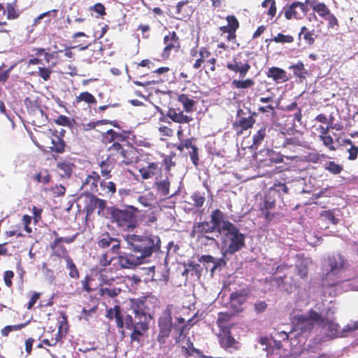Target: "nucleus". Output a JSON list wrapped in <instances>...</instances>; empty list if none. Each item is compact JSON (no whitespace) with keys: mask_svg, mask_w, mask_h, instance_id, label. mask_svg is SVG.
<instances>
[{"mask_svg":"<svg viewBox=\"0 0 358 358\" xmlns=\"http://www.w3.org/2000/svg\"><path fill=\"white\" fill-rule=\"evenodd\" d=\"M216 233L217 237L222 236V243L227 245L222 255H232L245 246V235L240 231L239 228L225 219L224 213L220 209L213 210L210 214V221L194 222L192 226V236L197 235L211 242L216 239L208 234Z\"/></svg>","mask_w":358,"mask_h":358,"instance_id":"nucleus-1","label":"nucleus"},{"mask_svg":"<svg viewBox=\"0 0 358 358\" xmlns=\"http://www.w3.org/2000/svg\"><path fill=\"white\" fill-rule=\"evenodd\" d=\"M127 248L143 260L150 257L153 253L161 252V239L154 234L136 235L127 234L124 236Z\"/></svg>","mask_w":358,"mask_h":358,"instance_id":"nucleus-2","label":"nucleus"},{"mask_svg":"<svg viewBox=\"0 0 358 358\" xmlns=\"http://www.w3.org/2000/svg\"><path fill=\"white\" fill-rule=\"evenodd\" d=\"M348 266V259L341 253H333L329 255L324 264V280L328 281L329 285H335L336 282L341 280Z\"/></svg>","mask_w":358,"mask_h":358,"instance_id":"nucleus-3","label":"nucleus"},{"mask_svg":"<svg viewBox=\"0 0 358 358\" xmlns=\"http://www.w3.org/2000/svg\"><path fill=\"white\" fill-rule=\"evenodd\" d=\"M107 210L110 215L112 222L116 223L123 230L132 231L137 227L138 209L134 206H129L123 209L110 206L107 208Z\"/></svg>","mask_w":358,"mask_h":358,"instance_id":"nucleus-4","label":"nucleus"},{"mask_svg":"<svg viewBox=\"0 0 358 358\" xmlns=\"http://www.w3.org/2000/svg\"><path fill=\"white\" fill-rule=\"evenodd\" d=\"M324 322L323 317L319 313L311 309L308 314H301L294 318V328L301 334L310 333L315 324L320 325Z\"/></svg>","mask_w":358,"mask_h":358,"instance_id":"nucleus-5","label":"nucleus"},{"mask_svg":"<svg viewBox=\"0 0 358 358\" xmlns=\"http://www.w3.org/2000/svg\"><path fill=\"white\" fill-rule=\"evenodd\" d=\"M171 308L167 306L158 320L159 333L157 341L160 343H164L165 340L169 336L173 327Z\"/></svg>","mask_w":358,"mask_h":358,"instance_id":"nucleus-6","label":"nucleus"},{"mask_svg":"<svg viewBox=\"0 0 358 358\" xmlns=\"http://www.w3.org/2000/svg\"><path fill=\"white\" fill-rule=\"evenodd\" d=\"M131 309L135 315V318L138 320V324L143 331H147L149 328L148 319L151 318L150 315L146 312L145 301L142 299H134L131 301Z\"/></svg>","mask_w":358,"mask_h":358,"instance_id":"nucleus-7","label":"nucleus"},{"mask_svg":"<svg viewBox=\"0 0 358 358\" xmlns=\"http://www.w3.org/2000/svg\"><path fill=\"white\" fill-rule=\"evenodd\" d=\"M250 64L248 59H241V55L234 57L233 60L227 64V68L235 73H239L241 78H244L250 69Z\"/></svg>","mask_w":358,"mask_h":358,"instance_id":"nucleus-8","label":"nucleus"},{"mask_svg":"<svg viewBox=\"0 0 358 358\" xmlns=\"http://www.w3.org/2000/svg\"><path fill=\"white\" fill-rule=\"evenodd\" d=\"M164 43L166 46L163 50L162 57L164 59L169 57L171 50L175 49L176 51H178L180 48L179 38L175 31L169 32V35L164 37Z\"/></svg>","mask_w":358,"mask_h":358,"instance_id":"nucleus-9","label":"nucleus"},{"mask_svg":"<svg viewBox=\"0 0 358 358\" xmlns=\"http://www.w3.org/2000/svg\"><path fill=\"white\" fill-rule=\"evenodd\" d=\"M118 262L121 268L133 269L143 264L144 260L139 257V255L124 253L119 256Z\"/></svg>","mask_w":358,"mask_h":358,"instance_id":"nucleus-10","label":"nucleus"},{"mask_svg":"<svg viewBox=\"0 0 358 358\" xmlns=\"http://www.w3.org/2000/svg\"><path fill=\"white\" fill-rule=\"evenodd\" d=\"M248 297V293L245 289H240L232 292L230 294L229 299L231 307L236 312L243 310L242 306L245 303Z\"/></svg>","mask_w":358,"mask_h":358,"instance_id":"nucleus-11","label":"nucleus"},{"mask_svg":"<svg viewBox=\"0 0 358 358\" xmlns=\"http://www.w3.org/2000/svg\"><path fill=\"white\" fill-rule=\"evenodd\" d=\"M267 76L277 83H283L288 80L286 71L282 69L275 66L268 69Z\"/></svg>","mask_w":358,"mask_h":358,"instance_id":"nucleus-12","label":"nucleus"},{"mask_svg":"<svg viewBox=\"0 0 358 358\" xmlns=\"http://www.w3.org/2000/svg\"><path fill=\"white\" fill-rule=\"evenodd\" d=\"M267 131L266 127L263 126L253 135L251 150L256 151L259 149L267 135Z\"/></svg>","mask_w":358,"mask_h":358,"instance_id":"nucleus-13","label":"nucleus"},{"mask_svg":"<svg viewBox=\"0 0 358 358\" xmlns=\"http://www.w3.org/2000/svg\"><path fill=\"white\" fill-rule=\"evenodd\" d=\"M166 116L173 122L180 124L189 123L192 120L191 117L184 115L182 112L177 113L174 108H169Z\"/></svg>","mask_w":358,"mask_h":358,"instance_id":"nucleus-14","label":"nucleus"},{"mask_svg":"<svg viewBox=\"0 0 358 358\" xmlns=\"http://www.w3.org/2000/svg\"><path fill=\"white\" fill-rule=\"evenodd\" d=\"M220 345L225 349L233 348L237 350L238 348V343L231 335L229 331L224 332L222 337L220 338Z\"/></svg>","mask_w":358,"mask_h":358,"instance_id":"nucleus-15","label":"nucleus"},{"mask_svg":"<svg viewBox=\"0 0 358 358\" xmlns=\"http://www.w3.org/2000/svg\"><path fill=\"white\" fill-rule=\"evenodd\" d=\"M320 325L323 327L326 337L329 338H334L335 337L338 336L339 326L338 324L334 323L333 321H331L328 322H324L323 323V324Z\"/></svg>","mask_w":358,"mask_h":358,"instance_id":"nucleus-16","label":"nucleus"},{"mask_svg":"<svg viewBox=\"0 0 358 358\" xmlns=\"http://www.w3.org/2000/svg\"><path fill=\"white\" fill-rule=\"evenodd\" d=\"M86 201L85 210H86L87 215H92L96 208V203L98 202V197L90 193H86Z\"/></svg>","mask_w":358,"mask_h":358,"instance_id":"nucleus-17","label":"nucleus"},{"mask_svg":"<svg viewBox=\"0 0 358 358\" xmlns=\"http://www.w3.org/2000/svg\"><path fill=\"white\" fill-rule=\"evenodd\" d=\"M52 146L50 147L52 152L62 154L64 152L66 148V143L63 138L57 135L51 139Z\"/></svg>","mask_w":358,"mask_h":358,"instance_id":"nucleus-18","label":"nucleus"},{"mask_svg":"<svg viewBox=\"0 0 358 358\" xmlns=\"http://www.w3.org/2000/svg\"><path fill=\"white\" fill-rule=\"evenodd\" d=\"M336 212H339V210L337 209L323 210L320 213V215L324 220H327L331 224L336 225L339 222L338 215L336 213Z\"/></svg>","mask_w":358,"mask_h":358,"instance_id":"nucleus-19","label":"nucleus"},{"mask_svg":"<svg viewBox=\"0 0 358 358\" xmlns=\"http://www.w3.org/2000/svg\"><path fill=\"white\" fill-rule=\"evenodd\" d=\"M178 101L182 104L185 112L190 113L193 110L195 101L193 99H189L187 94H180L178 97Z\"/></svg>","mask_w":358,"mask_h":358,"instance_id":"nucleus-20","label":"nucleus"},{"mask_svg":"<svg viewBox=\"0 0 358 358\" xmlns=\"http://www.w3.org/2000/svg\"><path fill=\"white\" fill-rule=\"evenodd\" d=\"M73 164L67 162H58L57 167L59 170V174L62 178H70L72 173Z\"/></svg>","mask_w":358,"mask_h":358,"instance_id":"nucleus-21","label":"nucleus"},{"mask_svg":"<svg viewBox=\"0 0 358 358\" xmlns=\"http://www.w3.org/2000/svg\"><path fill=\"white\" fill-rule=\"evenodd\" d=\"M254 115H257V113H252V115L248 117H243L237 120L238 126L243 130L252 128L255 123V120L253 117Z\"/></svg>","mask_w":358,"mask_h":358,"instance_id":"nucleus-22","label":"nucleus"},{"mask_svg":"<svg viewBox=\"0 0 358 358\" xmlns=\"http://www.w3.org/2000/svg\"><path fill=\"white\" fill-rule=\"evenodd\" d=\"M157 189L162 194L163 196H166L169 194L170 181L166 177L165 179L156 181L155 183Z\"/></svg>","mask_w":358,"mask_h":358,"instance_id":"nucleus-23","label":"nucleus"},{"mask_svg":"<svg viewBox=\"0 0 358 358\" xmlns=\"http://www.w3.org/2000/svg\"><path fill=\"white\" fill-rule=\"evenodd\" d=\"M157 169V164L156 163H150L148 167L141 168L139 172L143 179L146 180L151 178L155 174V171Z\"/></svg>","mask_w":358,"mask_h":358,"instance_id":"nucleus-24","label":"nucleus"},{"mask_svg":"<svg viewBox=\"0 0 358 358\" xmlns=\"http://www.w3.org/2000/svg\"><path fill=\"white\" fill-rule=\"evenodd\" d=\"M289 69H292L294 74L300 79L305 78L306 71L304 69V64L302 62L299 61L296 64L291 65Z\"/></svg>","mask_w":358,"mask_h":358,"instance_id":"nucleus-25","label":"nucleus"},{"mask_svg":"<svg viewBox=\"0 0 358 358\" xmlns=\"http://www.w3.org/2000/svg\"><path fill=\"white\" fill-rule=\"evenodd\" d=\"M108 150L111 152L113 154L114 152H116L120 155V156L124 159L128 158V151L124 150L122 147V145L119 142H114L108 148Z\"/></svg>","mask_w":358,"mask_h":358,"instance_id":"nucleus-26","label":"nucleus"},{"mask_svg":"<svg viewBox=\"0 0 358 358\" xmlns=\"http://www.w3.org/2000/svg\"><path fill=\"white\" fill-rule=\"evenodd\" d=\"M66 268L69 269V276L72 278L78 279L79 278V271L73 262L72 259L70 257H67L66 259Z\"/></svg>","mask_w":358,"mask_h":358,"instance_id":"nucleus-27","label":"nucleus"},{"mask_svg":"<svg viewBox=\"0 0 358 358\" xmlns=\"http://www.w3.org/2000/svg\"><path fill=\"white\" fill-rule=\"evenodd\" d=\"M231 85L237 89H247L252 87L255 85V82L250 78H248L244 80H234Z\"/></svg>","mask_w":358,"mask_h":358,"instance_id":"nucleus-28","label":"nucleus"},{"mask_svg":"<svg viewBox=\"0 0 358 358\" xmlns=\"http://www.w3.org/2000/svg\"><path fill=\"white\" fill-rule=\"evenodd\" d=\"M324 169L334 175L339 174L343 171V166L334 161L327 162Z\"/></svg>","mask_w":358,"mask_h":358,"instance_id":"nucleus-29","label":"nucleus"},{"mask_svg":"<svg viewBox=\"0 0 358 358\" xmlns=\"http://www.w3.org/2000/svg\"><path fill=\"white\" fill-rule=\"evenodd\" d=\"M295 269L296 274L302 279L307 278L308 276V267L307 262L305 261H301L297 263L295 266Z\"/></svg>","mask_w":358,"mask_h":358,"instance_id":"nucleus-30","label":"nucleus"},{"mask_svg":"<svg viewBox=\"0 0 358 358\" xmlns=\"http://www.w3.org/2000/svg\"><path fill=\"white\" fill-rule=\"evenodd\" d=\"M262 152H266L269 161L272 163L278 164L283 162V157L279 153H276L272 150L266 149L262 150Z\"/></svg>","mask_w":358,"mask_h":358,"instance_id":"nucleus-31","label":"nucleus"},{"mask_svg":"<svg viewBox=\"0 0 358 358\" xmlns=\"http://www.w3.org/2000/svg\"><path fill=\"white\" fill-rule=\"evenodd\" d=\"M191 199L194 202V206L196 208H201L203 206L206 201L204 193L200 192H195L191 195Z\"/></svg>","mask_w":358,"mask_h":358,"instance_id":"nucleus-32","label":"nucleus"},{"mask_svg":"<svg viewBox=\"0 0 358 358\" xmlns=\"http://www.w3.org/2000/svg\"><path fill=\"white\" fill-rule=\"evenodd\" d=\"M55 122L58 125L73 127L75 124V120L64 115H60L55 120Z\"/></svg>","mask_w":358,"mask_h":358,"instance_id":"nucleus-33","label":"nucleus"},{"mask_svg":"<svg viewBox=\"0 0 358 358\" xmlns=\"http://www.w3.org/2000/svg\"><path fill=\"white\" fill-rule=\"evenodd\" d=\"M77 102L85 101L89 104H96V100L95 97L88 92H81L78 96H77Z\"/></svg>","mask_w":358,"mask_h":358,"instance_id":"nucleus-34","label":"nucleus"},{"mask_svg":"<svg viewBox=\"0 0 358 358\" xmlns=\"http://www.w3.org/2000/svg\"><path fill=\"white\" fill-rule=\"evenodd\" d=\"M320 139L322 141L324 146L327 147L331 150H337V147L334 145V139L331 135L319 136Z\"/></svg>","mask_w":358,"mask_h":358,"instance_id":"nucleus-35","label":"nucleus"},{"mask_svg":"<svg viewBox=\"0 0 358 358\" xmlns=\"http://www.w3.org/2000/svg\"><path fill=\"white\" fill-rule=\"evenodd\" d=\"M285 16L286 19L290 20L292 17H298V12L296 11V7L293 2L288 8H284Z\"/></svg>","mask_w":358,"mask_h":358,"instance_id":"nucleus-36","label":"nucleus"},{"mask_svg":"<svg viewBox=\"0 0 358 358\" xmlns=\"http://www.w3.org/2000/svg\"><path fill=\"white\" fill-rule=\"evenodd\" d=\"M132 333L131 334V341H140V338L143 336V331L140 328V325H138V322L135 324L134 327L131 329Z\"/></svg>","mask_w":358,"mask_h":358,"instance_id":"nucleus-37","label":"nucleus"},{"mask_svg":"<svg viewBox=\"0 0 358 358\" xmlns=\"http://www.w3.org/2000/svg\"><path fill=\"white\" fill-rule=\"evenodd\" d=\"M115 241V238H111L108 233H106L103 237L99 241L98 245L101 248H107Z\"/></svg>","mask_w":358,"mask_h":358,"instance_id":"nucleus-38","label":"nucleus"},{"mask_svg":"<svg viewBox=\"0 0 358 358\" xmlns=\"http://www.w3.org/2000/svg\"><path fill=\"white\" fill-rule=\"evenodd\" d=\"M314 11L317 12L318 15L322 17H325L326 15L330 13V10L327 6L324 3L320 2L314 8Z\"/></svg>","mask_w":358,"mask_h":358,"instance_id":"nucleus-39","label":"nucleus"},{"mask_svg":"<svg viewBox=\"0 0 358 358\" xmlns=\"http://www.w3.org/2000/svg\"><path fill=\"white\" fill-rule=\"evenodd\" d=\"M102 136L105 143H113L116 141V131L112 129H108Z\"/></svg>","mask_w":358,"mask_h":358,"instance_id":"nucleus-40","label":"nucleus"},{"mask_svg":"<svg viewBox=\"0 0 358 358\" xmlns=\"http://www.w3.org/2000/svg\"><path fill=\"white\" fill-rule=\"evenodd\" d=\"M334 313H335V310L331 307H328L326 309L325 313H324L323 312H322L321 313H319V315L322 316L323 320H324V322L321 324H323V323H324V322L333 321Z\"/></svg>","mask_w":358,"mask_h":358,"instance_id":"nucleus-41","label":"nucleus"},{"mask_svg":"<svg viewBox=\"0 0 358 358\" xmlns=\"http://www.w3.org/2000/svg\"><path fill=\"white\" fill-rule=\"evenodd\" d=\"M272 40L275 43H292L294 41V38L290 35H284L281 33H279Z\"/></svg>","mask_w":358,"mask_h":358,"instance_id":"nucleus-42","label":"nucleus"},{"mask_svg":"<svg viewBox=\"0 0 358 358\" xmlns=\"http://www.w3.org/2000/svg\"><path fill=\"white\" fill-rule=\"evenodd\" d=\"M272 188L279 194H287L289 192V188L287 185L282 182H275Z\"/></svg>","mask_w":358,"mask_h":358,"instance_id":"nucleus-43","label":"nucleus"},{"mask_svg":"<svg viewBox=\"0 0 358 358\" xmlns=\"http://www.w3.org/2000/svg\"><path fill=\"white\" fill-rule=\"evenodd\" d=\"M120 293V289H109L107 287L100 289V295H108L110 298L117 296Z\"/></svg>","mask_w":358,"mask_h":358,"instance_id":"nucleus-44","label":"nucleus"},{"mask_svg":"<svg viewBox=\"0 0 358 358\" xmlns=\"http://www.w3.org/2000/svg\"><path fill=\"white\" fill-rule=\"evenodd\" d=\"M228 22V26L230 27L232 31H236L239 27V22L234 15H228L226 17Z\"/></svg>","mask_w":358,"mask_h":358,"instance_id":"nucleus-45","label":"nucleus"},{"mask_svg":"<svg viewBox=\"0 0 358 358\" xmlns=\"http://www.w3.org/2000/svg\"><path fill=\"white\" fill-rule=\"evenodd\" d=\"M213 266L210 268L211 273H213L216 270H221L226 265V261L224 258L215 259L213 262Z\"/></svg>","mask_w":358,"mask_h":358,"instance_id":"nucleus-46","label":"nucleus"},{"mask_svg":"<svg viewBox=\"0 0 358 358\" xmlns=\"http://www.w3.org/2000/svg\"><path fill=\"white\" fill-rule=\"evenodd\" d=\"M357 329H358V321L348 323L343 327L341 336H345V333L352 332Z\"/></svg>","mask_w":358,"mask_h":358,"instance_id":"nucleus-47","label":"nucleus"},{"mask_svg":"<svg viewBox=\"0 0 358 358\" xmlns=\"http://www.w3.org/2000/svg\"><path fill=\"white\" fill-rule=\"evenodd\" d=\"M187 347H183V350L187 355L191 356L194 354H200V350L194 347L193 343L189 341V339L187 341Z\"/></svg>","mask_w":358,"mask_h":358,"instance_id":"nucleus-48","label":"nucleus"},{"mask_svg":"<svg viewBox=\"0 0 358 358\" xmlns=\"http://www.w3.org/2000/svg\"><path fill=\"white\" fill-rule=\"evenodd\" d=\"M189 157L192 164L194 166H197L199 164V158L198 148L196 145L191 149V151L189 152Z\"/></svg>","mask_w":358,"mask_h":358,"instance_id":"nucleus-49","label":"nucleus"},{"mask_svg":"<svg viewBox=\"0 0 358 358\" xmlns=\"http://www.w3.org/2000/svg\"><path fill=\"white\" fill-rule=\"evenodd\" d=\"M267 308V304L265 301H258L254 303V309L257 314L264 313Z\"/></svg>","mask_w":358,"mask_h":358,"instance_id":"nucleus-50","label":"nucleus"},{"mask_svg":"<svg viewBox=\"0 0 358 358\" xmlns=\"http://www.w3.org/2000/svg\"><path fill=\"white\" fill-rule=\"evenodd\" d=\"M7 19L14 20L18 17L19 14L15 10V8L12 3L7 4Z\"/></svg>","mask_w":358,"mask_h":358,"instance_id":"nucleus-51","label":"nucleus"},{"mask_svg":"<svg viewBox=\"0 0 358 358\" xmlns=\"http://www.w3.org/2000/svg\"><path fill=\"white\" fill-rule=\"evenodd\" d=\"M120 307L118 306H115L113 308H110L107 310L106 316L107 318L112 320L115 318V315L116 313L120 314Z\"/></svg>","mask_w":358,"mask_h":358,"instance_id":"nucleus-52","label":"nucleus"},{"mask_svg":"<svg viewBox=\"0 0 358 358\" xmlns=\"http://www.w3.org/2000/svg\"><path fill=\"white\" fill-rule=\"evenodd\" d=\"M14 276V273L12 271H6L4 273L3 280L5 285L10 287L12 286V278Z\"/></svg>","mask_w":358,"mask_h":358,"instance_id":"nucleus-53","label":"nucleus"},{"mask_svg":"<svg viewBox=\"0 0 358 358\" xmlns=\"http://www.w3.org/2000/svg\"><path fill=\"white\" fill-rule=\"evenodd\" d=\"M124 324L126 329L129 330H131L135 326V324H134L131 315L129 314H127L124 316Z\"/></svg>","mask_w":358,"mask_h":358,"instance_id":"nucleus-54","label":"nucleus"},{"mask_svg":"<svg viewBox=\"0 0 358 358\" xmlns=\"http://www.w3.org/2000/svg\"><path fill=\"white\" fill-rule=\"evenodd\" d=\"M275 199L271 200L270 198L266 199L264 201L263 206L261 207V209L262 210H268L270 209L273 208L275 207Z\"/></svg>","mask_w":358,"mask_h":358,"instance_id":"nucleus-55","label":"nucleus"},{"mask_svg":"<svg viewBox=\"0 0 358 358\" xmlns=\"http://www.w3.org/2000/svg\"><path fill=\"white\" fill-rule=\"evenodd\" d=\"M348 152H349V157L348 159L350 160H355L357 158L358 155V147L352 145L350 149L348 150Z\"/></svg>","mask_w":358,"mask_h":358,"instance_id":"nucleus-56","label":"nucleus"},{"mask_svg":"<svg viewBox=\"0 0 358 358\" xmlns=\"http://www.w3.org/2000/svg\"><path fill=\"white\" fill-rule=\"evenodd\" d=\"M39 76L44 80H48L50 79L51 71L49 69L44 67H39Z\"/></svg>","mask_w":358,"mask_h":358,"instance_id":"nucleus-57","label":"nucleus"},{"mask_svg":"<svg viewBox=\"0 0 358 358\" xmlns=\"http://www.w3.org/2000/svg\"><path fill=\"white\" fill-rule=\"evenodd\" d=\"M93 178H94V181H91V182L90 183V185H89L90 191L96 190L97 184L100 180L99 175L94 171H93Z\"/></svg>","mask_w":358,"mask_h":358,"instance_id":"nucleus-58","label":"nucleus"},{"mask_svg":"<svg viewBox=\"0 0 358 358\" xmlns=\"http://www.w3.org/2000/svg\"><path fill=\"white\" fill-rule=\"evenodd\" d=\"M163 162L166 171H169L171 167L174 166L176 165V163L172 160V157L169 156H166Z\"/></svg>","mask_w":358,"mask_h":358,"instance_id":"nucleus-59","label":"nucleus"},{"mask_svg":"<svg viewBox=\"0 0 358 358\" xmlns=\"http://www.w3.org/2000/svg\"><path fill=\"white\" fill-rule=\"evenodd\" d=\"M117 327L119 329L123 328L124 327V315L122 314V312L120 314H115V318Z\"/></svg>","mask_w":358,"mask_h":358,"instance_id":"nucleus-60","label":"nucleus"},{"mask_svg":"<svg viewBox=\"0 0 358 358\" xmlns=\"http://www.w3.org/2000/svg\"><path fill=\"white\" fill-rule=\"evenodd\" d=\"M92 10L95 12V13H97L99 15H103L106 14V12H105V7L101 3H96L93 7H92Z\"/></svg>","mask_w":358,"mask_h":358,"instance_id":"nucleus-61","label":"nucleus"},{"mask_svg":"<svg viewBox=\"0 0 358 358\" xmlns=\"http://www.w3.org/2000/svg\"><path fill=\"white\" fill-rule=\"evenodd\" d=\"M39 297L40 294L38 292H34L27 303V308L29 310L31 309L34 304L36 303L37 300L39 299Z\"/></svg>","mask_w":358,"mask_h":358,"instance_id":"nucleus-62","label":"nucleus"},{"mask_svg":"<svg viewBox=\"0 0 358 358\" xmlns=\"http://www.w3.org/2000/svg\"><path fill=\"white\" fill-rule=\"evenodd\" d=\"M97 308L96 306H94L91 308L90 309H86L83 308L82 310V315H83V317L85 320H88V317L91 316V315L96 312Z\"/></svg>","mask_w":358,"mask_h":358,"instance_id":"nucleus-63","label":"nucleus"},{"mask_svg":"<svg viewBox=\"0 0 358 358\" xmlns=\"http://www.w3.org/2000/svg\"><path fill=\"white\" fill-rule=\"evenodd\" d=\"M100 184L101 186H106L108 192H110L111 193H115L116 191V185L113 182L110 181L106 182L105 181H102Z\"/></svg>","mask_w":358,"mask_h":358,"instance_id":"nucleus-64","label":"nucleus"}]
</instances>
